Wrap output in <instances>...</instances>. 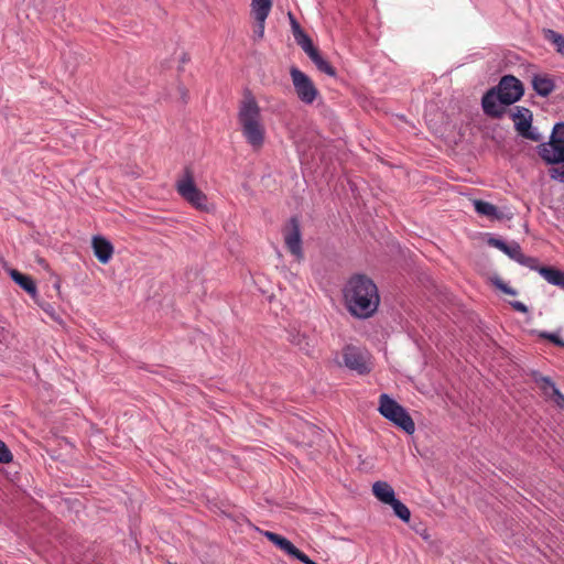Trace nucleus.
Masks as SVG:
<instances>
[{
    "instance_id": "obj_31",
    "label": "nucleus",
    "mask_w": 564,
    "mask_h": 564,
    "mask_svg": "<svg viewBox=\"0 0 564 564\" xmlns=\"http://www.w3.org/2000/svg\"><path fill=\"white\" fill-rule=\"evenodd\" d=\"M494 284L497 289H499L501 292L508 294V295H517L518 292L517 290L512 289L511 286H509L507 283H505L502 280L500 279H497L494 281Z\"/></svg>"
},
{
    "instance_id": "obj_37",
    "label": "nucleus",
    "mask_w": 564,
    "mask_h": 564,
    "mask_svg": "<svg viewBox=\"0 0 564 564\" xmlns=\"http://www.w3.org/2000/svg\"><path fill=\"white\" fill-rule=\"evenodd\" d=\"M289 15H290V19H291V25H292V31H293L294 37L300 35L301 33H304V31L301 29V26L297 23V21L292 17V14L289 13Z\"/></svg>"
},
{
    "instance_id": "obj_11",
    "label": "nucleus",
    "mask_w": 564,
    "mask_h": 564,
    "mask_svg": "<svg viewBox=\"0 0 564 564\" xmlns=\"http://www.w3.org/2000/svg\"><path fill=\"white\" fill-rule=\"evenodd\" d=\"M91 246L95 257L99 262L106 264L110 261L113 254L112 243L104 236H94Z\"/></svg>"
},
{
    "instance_id": "obj_33",
    "label": "nucleus",
    "mask_w": 564,
    "mask_h": 564,
    "mask_svg": "<svg viewBox=\"0 0 564 564\" xmlns=\"http://www.w3.org/2000/svg\"><path fill=\"white\" fill-rule=\"evenodd\" d=\"M521 137L532 140V141H535V142H539L542 140L541 134L536 131V129H533L532 127L529 128L527 131H524L521 134Z\"/></svg>"
},
{
    "instance_id": "obj_20",
    "label": "nucleus",
    "mask_w": 564,
    "mask_h": 564,
    "mask_svg": "<svg viewBox=\"0 0 564 564\" xmlns=\"http://www.w3.org/2000/svg\"><path fill=\"white\" fill-rule=\"evenodd\" d=\"M390 505L393 509L394 514L401 519L403 522H409L411 518L410 509L399 499L394 498L393 501H390Z\"/></svg>"
},
{
    "instance_id": "obj_24",
    "label": "nucleus",
    "mask_w": 564,
    "mask_h": 564,
    "mask_svg": "<svg viewBox=\"0 0 564 564\" xmlns=\"http://www.w3.org/2000/svg\"><path fill=\"white\" fill-rule=\"evenodd\" d=\"M550 140L564 147V122L555 123Z\"/></svg>"
},
{
    "instance_id": "obj_12",
    "label": "nucleus",
    "mask_w": 564,
    "mask_h": 564,
    "mask_svg": "<svg viewBox=\"0 0 564 564\" xmlns=\"http://www.w3.org/2000/svg\"><path fill=\"white\" fill-rule=\"evenodd\" d=\"M510 117L514 122V128L520 135L532 126V112L525 107H514L512 110H510Z\"/></svg>"
},
{
    "instance_id": "obj_25",
    "label": "nucleus",
    "mask_w": 564,
    "mask_h": 564,
    "mask_svg": "<svg viewBox=\"0 0 564 564\" xmlns=\"http://www.w3.org/2000/svg\"><path fill=\"white\" fill-rule=\"evenodd\" d=\"M543 381L545 382V384H547L551 389H552V392H553V395H554V401L555 403L558 405V406H564V395L561 393V391L556 388V386L554 384V382L545 377L543 378Z\"/></svg>"
},
{
    "instance_id": "obj_34",
    "label": "nucleus",
    "mask_w": 564,
    "mask_h": 564,
    "mask_svg": "<svg viewBox=\"0 0 564 564\" xmlns=\"http://www.w3.org/2000/svg\"><path fill=\"white\" fill-rule=\"evenodd\" d=\"M283 552H285L290 556H294V554L297 552V547L290 541L285 540L284 543L281 545V549Z\"/></svg>"
},
{
    "instance_id": "obj_28",
    "label": "nucleus",
    "mask_w": 564,
    "mask_h": 564,
    "mask_svg": "<svg viewBox=\"0 0 564 564\" xmlns=\"http://www.w3.org/2000/svg\"><path fill=\"white\" fill-rule=\"evenodd\" d=\"M262 534L279 549L286 540V538L271 531H262Z\"/></svg>"
},
{
    "instance_id": "obj_21",
    "label": "nucleus",
    "mask_w": 564,
    "mask_h": 564,
    "mask_svg": "<svg viewBox=\"0 0 564 564\" xmlns=\"http://www.w3.org/2000/svg\"><path fill=\"white\" fill-rule=\"evenodd\" d=\"M545 39L555 46L557 53L564 56V36L562 34L553 30H546Z\"/></svg>"
},
{
    "instance_id": "obj_35",
    "label": "nucleus",
    "mask_w": 564,
    "mask_h": 564,
    "mask_svg": "<svg viewBox=\"0 0 564 564\" xmlns=\"http://www.w3.org/2000/svg\"><path fill=\"white\" fill-rule=\"evenodd\" d=\"M283 552H285L290 556H294V554L297 552V547L290 541L285 540L284 543L281 545V549Z\"/></svg>"
},
{
    "instance_id": "obj_36",
    "label": "nucleus",
    "mask_w": 564,
    "mask_h": 564,
    "mask_svg": "<svg viewBox=\"0 0 564 564\" xmlns=\"http://www.w3.org/2000/svg\"><path fill=\"white\" fill-rule=\"evenodd\" d=\"M293 557L299 560V561H301L304 564H316L314 561H312L305 553H303L299 549H297V552L294 554Z\"/></svg>"
},
{
    "instance_id": "obj_30",
    "label": "nucleus",
    "mask_w": 564,
    "mask_h": 564,
    "mask_svg": "<svg viewBox=\"0 0 564 564\" xmlns=\"http://www.w3.org/2000/svg\"><path fill=\"white\" fill-rule=\"evenodd\" d=\"M12 454L4 442L0 440V463L8 464L12 460Z\"/></svg>"
},
{
    "instance_id": "obj_13",
    "label": "nucleus",
    "mask_w": 564,
    "mask_h": 564,
    "mask_svg": "<svg viewBox=\"0 0 564 564\" xmlns=\"http://www.w3.org/2000/svg\"><path fill=\"white\" fill-rule=\"evenodd\" d=\"M532 87L539 96L547 97L555 89V83L547 75H534L532 77Z\"/></svg>"
},
{
    "instance_id": "obj_5",
    "label": "nucleus",
    "mask_w": 564,
    "mask_h": 564,
    "mask_svg": "<svg viewBox=\"0 0 564 564\" xmlns=\"http://www.w3.org/2000/svg\"><path fill=\"white\" fill-rule=\"evenodd\" d=\"M176 191L180 196L199 210H207V196L196 186L194 176L188 167H185L183 176L176 182Z\"/></svg>"
},
{
    "instance_id": "obj_14",
    "label": "nucleus",
    "mask_w": 564,
    "mask_h": 564,
    "mask_svg": "<svg viewBox=\"0 0 564 564\" xmlns=\"http://www.w3.org/2000/svg\"><path fill=\"white\" fill-rule=\"evenodd\" d=\"M10 276L20 288H22L32 297L36 296V294H37L36 284L30 275L23 274V273L19 272L18 270H11Z\"/></svg>"
},
{
    "instance_id": "obj_4",
    "label": "nucleus",
    "mask_w": 564,
    "mask_h": 564,
    "mask_svg": "<svg viewBox=\"0 0 564 564\" xmlns=\"http://www.w3.org/2000/svg\"><path fill=\"white\" fill-rule=\"evenodd\" d=\"M538 154L547 165H553L549 169L550 177L564 183V147L551 140L541 142Z\"/></svg>"
},
{
    "instance_id": "obj_22",
    "label": "nucleus",
    "mask_w": 564,
    "mask_h": 564,
    "mask_svg": "<svg viewBox=\"0 0 564 564\" xmlns=\"http://www.w3.org/2000/svg\"><path fill=\"white\" fill-rule=\"evenodd\" d=\"M295 41L308 56L317 51L306 33H301L300 35L295 36Z\"/></svg>"
},
{
    "instance_id": "obj_19",
    "label": "nucleus",
    "mask_w": 564,
    "mask_h": 564,
    "mask_svg": "<svg viewBox=\"0 0 564 564\" xmlns=\"http://www.w3.org/2000/svg\"><path fill=\"white\" fill-rule=\"evenodd\" d=\"M308 57L312 59L319 72L325 73L330 77L336 76V69L321 55L318 50L311 54Z\"/></svg>"
},
{
    "instance_id": "obj_29",
    "label": "nucleus",
    "mask_w": 564,
    "mask_h": 564,
    "mask_svg": "<svg viewBox=\"0 0 564 564\" xmlns=\"http://www.w3.org/2000/svg\"><path fill=\"white\" fill-rule=\"evenodd\" d=\"M539 336L541 338L550 340L551 343H553L556 346L564 348V340L556 333L540 332Z\"/></svg>"
},
{
    "instance_id": "obj_10",
    "label": "nucleus",
    "mask_w": 564,
    "mask_h": 564,
    "mask_svg": "<svg viewBox=\"0 0 564 564\" xmlns=\"http://www.w3.org/2000/svg\"><path fill=\"white\" fill-rule=\"evenodd\" d=\"M484 112L491 118H501L505 109L500 102V93L497 87L489 89L481 98Z\"/></svg>"
},
{
    "instance_id": "obj_2",
    "label": "nucleus",
    "mask_w": 564,
    "mask_h": 564,
    "mask_svg": "<svg viewBox=\"0 0 564 564\" xmlns=\"http://www.w3.org/2000/svg\"><path fill=\"white\" fill-rule=\"evenodd\" d=\"M237 120L246 142L253 149L259 150L265 141V126L261 108L250 89H245L242 99L239 101Z\"/></svg>"
},
{
    "instance_id": "obj_15",
    "label": "nucleus",
    "mask_w": 564,
    "mask_h": 564,
    "mask_svg": "<svg viewBox=\"0 0 564 564\" xmlns=\"http://www.w3.org/2000/svg\"><path fill=\"white\" fill-rule=\"evenodd\" d=\"M372 492L383 503H389L395 498L393 488L387 481H376L372 485Z\"/></svg>"
},
{
    "instance_id": "obj_3",
    "label": "nucleus",
    "mask_w": 564,
    "mask_h": 564,
    "mask_svg": "<svg viewBox=\"0 0 564 564\" xmlns=\"http://www.w3.org/2000/svg\"><path fill=\"white\" fill-rule=\"evenodd\" d=\"M380 414L408 434H413L415 424L408 411L387 393L379 397Z\"/></svg>"
},
{
    "instance_id": "obj_17",
    "label": "nucleus",
    "mask_w": 564,
    "mask_h": 564,
    "mask_svg": "<svg viewBox=\"0 0 564 564\" xmlns=\"http://www.w3.org/2000/svg\"><path fill=\"white\" fill-rule=\"evenodd\" d=\"M272 8V0H251V11L254 20L267 19Z\"/></svg>"
},
{
    "instance_id": "obj_7",
    "label": "nucleus",
    "mask_w": 564,
    "mask_h": 564,
    "mask_svg": "<svg viewBox=\"0 0 564 564\" xmlns=\"http://www.w3.org/2000/svg\"><path fill=\"white\" fill-rule=\"evenodd\" d=\"M290 75L299 99L306 105L313 104L318 96V90L312 79L296 67L290 69Z\"/></svg>"
},
{
    "instance_id": "obj_40",
    "label": "nucleus",
    "mask_w": 564,
    "mask_h": 564,
    "mask_svg": "<svg viewBox=\"0 0 564 564\" xmlns=\"http://www.w3.org/2000/svg\"><path fill=\"white\" fill-rule=\"evenodd\" d=\"M509 246H510V242H506V245H503V247L500 249V251H502L506 254Z\"/></svg>"
},
{
    "instance_id": "obj_8",
    "label": "nucleus",
    "mask_w": 564,
    "mask_h": 564,
    "mask_svg": "<svg viewBox=\"0 0 564 564\" xmlns=\"http://www.w3.org/2000/svg\"><path fill=\"white\" fill-rule=\"evenodd\" d=\"M500 93V102L509 106L518 101L524 94L522 83L512 75H505L498 86Z\"/></svg>"
},
{
    "instance_id": "obj_23",
    "label": "nucleus",
    "mask_w": 564,
    "mask_h": 564,
    "mask_svg": "<svg viewBox=\"0 0 564 564\" xmlns=\"http://www.w3.org/2000/svg\"><path fill=\"white\" fill-rule=\"evenodd\" d=\"M520 265L527 267L530 270L536 271L540 273V269L543 268V265L539 264V259L535 257H530L524 253L520 256V259H518V262Z\"/></svg>"
},
{
    "instance_id": "obj_1",
    "label": "nucleus",
    "mask_w": 564,
    "mask_h": 564,
    "mask_svg": "<svg viewBox=\"0 0 564 564\" xmlns=\"http://www.w3.org/2000/svg\"><path fill=\"white\" fill-rule=\"evenodd\" d=\"M344 299L348 312L364 319L371 317L380 303L377 285L364 274H356L348 280L344 289Z\"/></svg>"
},
{
    "instance_id": "obj_18",
    "label": "nucleus",
    "mask_w": 564,
    "mask_h": 564,
    "mask_svg": "<svg viewBox=\"0 0 564 564\" xmlns=\"http://www.w3.org/2000/svg\"><path fill=\"white\" fill-rule=\"evenodd\" d=\"M474 207L479 215L487 216L489 218L500 219L498 208L491 203L481 199H475Z\"/></svg>"
},
{
    "instance_id": "obj_9",
    "label": "nucleus",
    "mask_w": 564,
    "mask_h": 564,
    "mask_svg": "<svg viewBox=\"0 0 564 564\" xmlns=\"http://www.w3.org/2000/svg\"><path fill=\"white\" fill-rule=\"evenodd\" d=\"M284 241L289 251L297 259L303 258L302 250V236L300 229V221L296 217L289 220L288 228L284 232Z\"/></svg>"
},
{
    "instance_id": "obj_26",
    "label": "nucleus",
    "mask_w": 564,
    "mask_h": 564,
    "mask_svg": "<svg viewBox=\"0 0 564 564\" xmlns=\"http://www.w3.org/2000/svg\"><path fill=\"white\" fill-rule=\"evenodd\" d=\"M291 341L299 346L300 349L304 350L306 354L310 351V343L305 335L296 334L292 336Z\"/></svg>"
},
{
    "instance_id": "obj_39",
    "label": "nucleus",
    "mask_w": 564,
    "mask_h": 564,
    "mask_svg": "<svg viewBox=\"0 0 564 564\" xmlns=\"http://www.w3.org/2000/svg\"><path fill=\"white\" fill-rule=\"evenodd\" d=\"M489 246L495 247L497 249H501L503 245H506V241L499 238H490L488 240Z\"/></svg>"
},
{
    "instance_id": "obj_16",
    "label": "nucleus",
    "mask_w": 564,
    "mask_h": 564,
    "mask_svg": "<svg viewBox=\"0 0 564 564\" xmlns=\"http://www.w3.org/2000/svg\"><path fill=\"white\" fill-rule=\"evenodd\" d=\"M540 275L550 284L564 290V271L553 267H544L540 269Z\"/></svg>"
},
{
    "instance_id": "obj_38",
    "label": "nucleus",
    "mask_w": 564,
    "mask_h": 564,
    "mask_svg": "<svg viewBox=\"0 0 564 564\" xmlns=\"http://www.w3.org/2000/svg\"><path fill=\"white\" fill-rule=\"evenodd\" d=\"M510 305L514 311H518L521 313H528V311H529L528 306L520 301H512V302H510Z\"/></svg>"
},
{
    "instance_id": "obj_6",
    "label": "nucleus",
    "mask_w": 564,
    "mask_h": 564,
    "mask_svg": "<svg viewBox=\"0 0 564 564\" xmlns=\"http://www.w3.org/2000/svg\"><path fill=\"white\" fill-rule=\"evenodd\" d=\"M345 367L358 375H367L371 371L369 352L358 346L346 345L341 351Z\"/></svg>"
},
{
    "instance_id": "obj_27",
    "label": "nucleus",
    "mask_w": 564,
    "mask_h": 564,
    "mask_svg": "<svg viewBox=\"0 0 564 564\" xmlns=\"http://www.w3.org/2000/svg\"><path fill=\"white\" fill-rule=\"evenodd\" d=\"M522 250L520 245L517 241H511L510 246L506 252V254L512 259L513 261L518 262V259H520V256L522 254Z\"/></svg>"
},
{
    "instance_id": "obj_32",
    "label": "nucleus",
    "mask_w": 564,
    "mask_h": 564,
    "mask_svg": "<svg viewBox=\"0 0 564 564\" xmlns=\"http://www.w3.org/2000/svg\"><path fill=\"white\" fill-rule=\"evenodd\" d=\"M265 20L267 19H262V21L261 20H256V26H254V30H253V37H254V40H261L263 37Z\"/></svg>"
}]
</instances>
